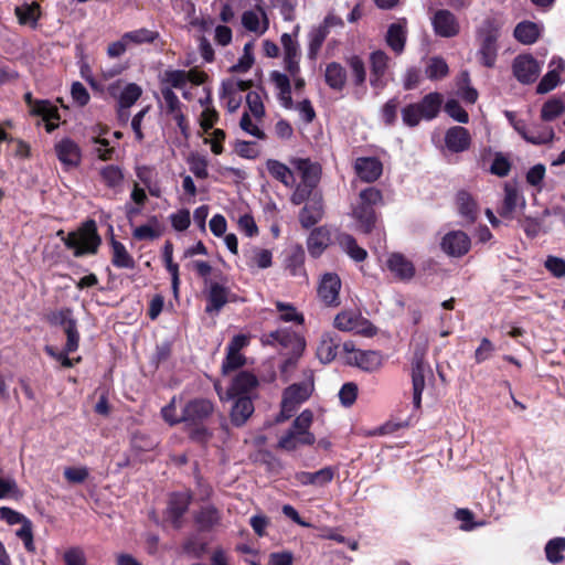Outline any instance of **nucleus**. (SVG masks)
<instances>
[{"label": "nucleus", "mask_w": 565, "mask_h": 565, "mask_svg": "<svg viewBox=\"0 0 565 565\" xmlns=\"http://www.w3.org/2000/svg\"><path fill=\"white\" fill-rule=\"evenodd\" d=\"M445 145L451 152H463L471 145V136L466 128L454 126L446 131Z\"/></svg>", "instance_id": "c85d7f7f"}, {"label": "nucleus", "mask_w": 565, "mask_h": 565, "mask_svg": "<svg viewBox=\"0 0 565 565\" xmlns=\"http://www.w3.org/2000/svg\"><path fill=\"white\" fill-rule=\"evenodd\" d=\"M271 79L278 89V99L280 105L286 109H291L294 107V103L291 99L289 78L285 74L274 72L271 74Z\"/></svg>", "instance_id": "a19ab883"}, {"label": "nucleus", "mask_w": 565, "mask_h": 565, "mask_svg": "<svg viewBox=\"0 0 565 565\" xmlns=\"http://www.w3.org/2000/svg\"><path fill=\"white\" fill-rule=\"evenodd\" d=\"M448 73L447 63L439 57H433L429 60L426 67V75L430 79H438L446 76Z\"/></svg>", "instance_id": "13d9d810"}, {"label": "nucleus", "mask_w": 565, "mask_h": 565, "mask_svg": "<svg viewBox=\"0 0 565 565\" xmlns=\"http://www.w3.org/2000/svg\"><path fill=\"white\" fill-rule=\"evenodd\" d=\"M406 41V21L403 20L390 25L386 34V42L397 54L402 53Z\"/></svg>", "instance_id": "e433bc0d"}, {"label": "nucleus", "mask_w": 565, "mask_h": 565, "mask_svg": "<svg viewBox=\"0 0 565 565\" xmlns=\"http://www.w3.org/2000/svg\"><path fill=\"white\" fill-rule=\"evenodd\" d=\"M234 401L231 409V420L236 426H242L254 413V404L250 396L230 398Z\"/></svg>", "instance_id": "473e14b6"}, {"label": "nucleus", "mask_w": 565, "mask_h": 565, "mask_svg": "<svg viewBox=\"0 0 565 565\" xmlns=\"http://www.w3.org/2000/svg\"><path fill=\"white\" fill-rule=\"evenodd\" d=\"M181 406H183L181 398L173 397L161 411L163 419L170 425L182 423V412L180 414L177 412Z\"/></svg>", "instance_id": "5fc2aeb1"}, {"label": "nucleus", "mask_w": 565, "mask_h": 565, "mask_svg": "<svg viewBox=\"0 0 565 565\" xmlns=\"http://www.w3.org/2000/svg\"><path fill=\"white\" fill-rule=\"evenodd\" d=\"M161 95L168 114L171 115L181 109V103L170 87H161Z\"/></svg>", "instance_id": "0e129e2a"}, {"label": "nucleus", "mask_w": 565, "mask_h": 565, "mask_svg": "<svg viewBox=\"0 0 565 565\" xmlns=\"http://www.w3.org/2000/svg\"><path fill=\"white\" fill-rule=\"evenodd\" d=\"M386 267L399 281H409L415 276L414 264L401 253H392L386 259Z\"/></svg>", "instance_id": "b1692460"}, {"label": "nucleus", "mask_w": 565, "mask_h": 565, "mask_svg": "<svg viewBox=\"0 0 565 565\" xmlns=\"http://www.w3.org/2000/svg\"><path fill=\"white\" fill-rule=\"evenodd\" d=\"M102 182L111 189H116L121 185L124 181L122 170L118 166L109 164L103 167L99 171Z\"/></svg>", "instance_id": "de8ad7c7"}, {"label": "nucleus", "mask_w": 565, "mask_h": 565, "mask_svg": "<svg viewBox=\"0 0 565 565\" xmlns=\"http://www.w3.org/2000/svg\"><path fill=\"white\" fill-rule=\"evenodd\" d=\"M539 35V25L533 22H521L514 29L515 39L523 44L534 43Z\"/></svg>", "instance_id": "37998d69"}, {"label": "nucleus", "mask_w": 565, "mask_h": 565, "mask_svg": "<svg viewBox=\"0 0 565 565\" xmlns=\"http://www.w3.org/2000/svg\"><path fill=\"white\" fill-rule=\"evenodd\" d=\"M444 98L439 93L427 94L418 104L424 115V120H431L437 117L440 111Z\"/></svg>", "instance_id": "ea45409f"}, {"label": "nucleus", "mask_w": 565, "mask_h": 565, "mask_svg": "<svg viewBox=\"0 0 565 565\" xmlns=\"http://www.w3.org/2000/svg\"><path fill=\"white\" fill-rule=\"evenodd\" d=\"M354 170L358 177L365 182H374L383 171L382 162L374 157H361L355 160Z\"/></svg>", "instance_id": "cd10ccee"}, {"label": "nucleus", "mask_w": 565, "mask_h": 565, "mask_svg": "<svg viewBox=\"0 0 565 565\" xmlns=\"http://www.w3.org/2000/svg\"><path fill=\"white\" fill-rule=\"evenodd\" d=\"M358 396L356 384L349 382L345 383L339 391V398L343 406L350 407L354 404Z\"/></svg>", "instance_id": "338daca9"}, {"label": "nucleus", "mask_w": 565, "mask_h": 565, "mask_svg": "<svg viewBox=\"0 0 565 565\" xmlns=\"http://www.w3.org/2000/svg\"><path fill=\"white\" fill-rule=\"evenodd\" d=\"M352 71L353 79L356 85H362L366 78V72L363 61L359 56H352L348 60Z\"/></svg>", "instance_id": "e2e57ef3"}, {"label": "nucleus", "mask_w": 565, "mask_h": 565, "mask_svg": "<svg viewBox=\"0 0 565 565\" xmlns=\"http://www.w3.org/2000/svg\"><path fill=\"white\" fill-rule=\"evenodd\" d=\"M266 169L268 173L277 181L281 182L286 188H292L295 185V175L291 169L275 159H268L266 161Z\"/></svg>", "instance_id": "f704fd0d"}, {"label": "nucleus", "mask_w": 565, "mask_h": 565, "mask_svg": "<svg viewBox=\"0 0 565 565\" xmlns=\"http://www.w3.org/2000/svg\"><path fill=\"white\" fill-rule=\"evenodd\" d=\"M245 356L241 353L227 351L226 358L222 364L223 374L237 370L245 364Z\"/></svg>", "instance_id": "69168bd1"}, {"label": "nucleus", "mask_w": 565, "mask_h": 565, "mask_svg": "<svg viewBox=\"0 0 565 565\" xmlns=\"http://www.w3.org/2000/svg\"><path fill=\"white\" fill-rule=\"evenodd\" d=\"M124 36L125 41H127V44L130 47L131 45H140L143 43L153 42L157 39L158 33L149 29H138L125 33Z\"/></svg>", "instance_id": "8fccbe9b"}, {"label": "nucleus", "mask_w": 565, "mask_h": 565, "mask_svg": "<svg viewBox=\"0 0 565 565\" xmlns=\"http://www.w3.org/2000/svg\"><path fill=\"white\" fill-rule=\"evenodd\" d=\"M57 236L62 238L68 249L73 250L76 257L95 254L100 244L96 224L92 220L85 222L77 231L71 232L67 236H64V232L61 230L57 232Z\"/></svg>", "instance_id": "7ed1b4c3"}, {"label": "nucleus", "mask_w": 565, "mask_h": 565, "mask_svg": "<svg viewBox=\"0 0 565 565\" xmlns=\"http://www.w3.org/2000/svg\"><path fill=\"white\" fill-rule=\"evenodd\" d=\"M289 163L300 173L301 181L296 185L290 201L295 205H300L312 198L313 189L320 180L321 168L319 164L305 158H290Z\"/></svg>", "instance_id": "f257e3e1"}, {"label": "nucleus", "mask_w": 565, "mask_h": 565, "mask_svg": "<svg viewBox=\"0 0 565 565\" xmlns=\"http://www.w3.org/2000/svg\"><path fill=\"white\" fill-rule=\"evenodd\" d=\"M441 248L449 256H463L470 249V238L462 231L449 232L443 237Z\"/></svg>", "instance_id": "4be33fe9"}, {"label": "nucleus", "mask_w": 565, "mask_h": 565, "mask_svg": "<svg viewBox=\"0 0 565 565\" xmlns=\"http://www.w3.org/2000/svg\"><path fill=\"white\" fill-rule=\"evenodd\" d=\"M63 561L65 565H86V555L82 547L72 546L67 548L63 554Z\"/></svg>", "instance_id": "680f3d73"}, {"label": "nucleus", "mask_w": 565, "mask_h": 565, "mask_svg": "<svg viewBox=\"0 0 565 565\" xmlns=\"http://www.w3.org/2000/svg\"><path fill=\"white\" fill-rule=\"evenodd\" d=\"M241 20L245 30L258 36L263 35L269 28L268 15L260 6L244 11Z\"/></svg>", "instance_id": "aec40b11"}, {"label": "nucleus", "mask_w": 565, "mask_h": 565, "mask_svg": "<svg viewBox=\"0 0 565 565\" xmlns=\"http://www.w3.org/2000/svg\"><path fill=\"white\" fill-rule=\"evenodd\" d=\"M312 391L313 381L311 376L301 383H295L288 386L282 395L281 411L277 420L280 422L290 418L298 406L310 397Z\"/></svg>", "instance_id": "6e6552de"}, {"label": "nucleus", "mask_w": 565, "mask_h": 565, "mask_svg": "<svg viewBox=\"0 0 565 565\" xmlns=\"http://www.w3.org/2000/svg\"><path fill=\"white\" fill-rule=\"evenodd\" d=\"M402 119L403 122L408 127H416L422 119H424V115L419 109L417 103L409 104L402 109Z\"/></svg>", "instance_id": "6e6d98bb"}, {"label": "nucleus", "mask_w": 565, "mask_h": 565, "mask_svg": "<svg viewBox=\"0 0 565 565\" xmlns=\"http://www.w3.org/2000/svg\"><path fill=\"white\" fill-rule=\"evenodd\" d=\"M113 248V265L118 268H134L135 260L131 255L127 252L124 244L117 241L111 242Z\"/></svg>", "instance_id": "a18cd8bd"}, {"label": "nucleus", "mask_w": 565, "mask_h": 565, "mask_svg": "<svg viewBox=\"0 0 565 565\" xmlns=\"http://www.w3.org/2000/svg\"><path fill=\"white\" fill-rule=\"evenodd\" d=\"M191 172L199 179H205L209 175L207 172V159L200 154H191L189 160Z\"/></svg>", "instance_id": "052dcab7"}, {"label": "nucleus", "mask_w": 565, "mask_h": 565, "mask_svg": "<svg viewBox=\"0 0 565 565\" xmlns=\"http://www.w3.org/2000/svg\"><path fill=\"white\" fill-rule=\"evenodd\" d=\"M431 24L435 33L443 38L456 36L460 30L457 18L448 10L436 11Z\"/></svg>", "instance_id": "5701e85b"}, {"label": "nucleus", "mask_w": 565, "mask_h": 565, "mask_svg": "<svg viewBox=\"0 0 565 565\" xmlns=\"http://www.w3.org/2000/svg\"><path fill=\"white\" fill-rule=\"evenodd\" d=\"M189 501L190 497L188 493H175L171 495L167 513L174 526H180L179 520L186 511Z\"/></svg>", "instance_id": "4c0bfd02"}, {"label": "nucleus", "mask_w": 565, "mask_h": 565, "mask_svg": "<svg viewBox=\"0 0 565 565\" xmlns=\"http://www.w3.org/2000/svg\"><path fill=\"white\" fill-rule=\"evenodd\" d=\"M258 385L257 377L247 371L238 372L232 380L226 391V398H235L241 396H253V392Z\"/></svg>", "instance_id": "a211bd4d"}, {"label": "nucleus", "mask_w": 565, "mask_h": 565, "mask_svg": "<svg viewBox=\"0 0 565 565\" xmlns=\"http://www.w3.org/2000/svg\"><path fill=\"white\" fill-rule=\"evenodd\" d=\"M324 77L330 88L342 90L347 83V71L341 64L332 62L327 65Z\"/></svg>", "instance_id": "58836bf2"}, {"label": "nucleus", "mask_w": 565, "mask_h": 565, "mask_svg": "<svg viewBox=\"0 0 565 565\" xmlns=\"http://www.w3.org/2000/svg\"><path fill=\"white\" fill-rule=\"evenodd\" d=\"M14 12L21 25L36 28L41 17V9L36 2L20 4L15 7Z\"/></svg>", "instance_id": "c9c22d12"}, {"label": "nucleus", "mask_w": 565, "mask_h": 565, "mask_svg": "<svg viewBox=\"0 0 565 565\" xmlns=\"http://www.w3.org/2000/svg\"><path fill=\"white\" fill-rule=\"evenodd\" d=\"M258 121L259 120L254 119V117L252 118L248 113H244L241 118L239 126L248 135L254 136L257 139H265L266 135L259 128Z\"/></svg>", "instance_id": "bf43d9fd"}, {"label": "nucleus", "mask_w": 565, "mask_h": 565, "mask_svg": "<svg viewBox=\"0 0 565 565\" xmlns=\"http://www.w3.org/2000/svg\"><path fill=\"white\" fill-rule=\"evenodd\" d=\"M263 341L270 345H280L282 348H292L294 350L302 351V340L289 329H278L269 332L263 337Z\"/></svg>", "instance_id": "a878e982"}, {"label": "nucleus", "mask_w": 565, "mask_h": 565, "mask_svg": "<svg viewBox=\"0 0 565 565\" xmlns=\"http://www.w3.org/2000/svg\"><path fill=\"white\" fill-rule=\"evenodd\" d=\"M457 205L461 216L468 222H473L477 217V203L467 192H459L457 195Z\"/></svg>", "instance_id": "c03bdc74"}, {"label": "nucleus", "mask_w": 565, "mask_h": 565, "mask_svg": "<svg viewBox=\"0 0 565 565\" xmlns=\"http://www.w3.org/2000/svg\"><path fill=\"white\" fill-rule=\"evenodd\" d=\"M313 422V414L305 409L292 423V426L278 440L277 447L285 451H294L301 446H311L316 441L315 435L309 430Z\"/></svg>", "instance_id": "f03ea898"}, {"label": "nucleus", "mask_w": 565, "mask_h": 565, "mask_svg": "<svg viewBox=\"0 0 565 565\" xmlns=\"http://www.w3.org/2000/svg\"><path fill=\"white\" fill-rule=\"evenodd\" d=\"M339 244L342 249L355 262H362L367 256L366 250L360 247L356 244V241L349 234L340 235Z\"/></svg>", "instance_id": "49530a36"}, {"label": "nucleus", "mask_w": 565, "mask_h": 565, "mask_svg": "<svg viewBox=\"0 0 565 565\" xmlns=\"http://www.w3.org/2000/svg\"><path fill=\"white\" fill-rule=\"evenodd\" d=\"M330 244V232L324 226L315 228L307 241L308 252L313 257H319Z\"/></svg>", "instance_id": "72a5a7b5"}, {"label": "nucleus", "mask_w": 565, "mask_h": 565, "mask_svg": "<svg viewBox=\"0 0 565 565\" xmlns=\"http://www.w3.org/2000/svg\"><path fill=\"white\" fill-rule=\"evenodd\" d=\"M340 289L341 280L337 274L327 273L321 277L318 296L319 299L329 307H337L340 305Z\"/></svg>", "instance_id": "f3484780"}, {"label": "nucleus", "mask_w": 565, "mask_h": 565, "mask_svg": "<svg viewBox=\"0 0 565 565\" xmlns=\"http://www.w3.org/2000/svg\"><path fill=\"white\" fill-rule=\"evenodd\" d=\"M213 404L205 398H194L183 403L181 406L182 411V423L186 426L193 427L191 430V437L198 441H204L210 436L207 429L202 425L213 413Z\"/></svg>", "instance_id": "20e7f679"}, {"label": "nucleus", "mask_w": 565, "mask_h": 565, "mask_svg": "<svg viewBox=\"0 0 565 565\" xmlns=\"http://www.w3.org/2000/svg\"><path fill=\"white\" fill-rule=\"evenodd\" d=\"M252 85L250 81L228 79L222 83L221 99L225 102L230 113L236 111L242 103L241 93L247 90Z\"/></svg>", "instance_id": "2eb2a0df"}, {"label": "nucleus", "mask_w": 565, "mask_h": 565, "mask_svg": "<svg viewBox=\"0 0 565 565\" xmlns=\"http://www.w3.org/2000/svg\"><path fill=\"white\" fill-rule=\"evenodd\" d=\"M503 192V200L498 212L505 220H514L518 213L525 209L526 200L514 182L505 183Z\"/></svg>", "instance_id": "9d476101"}, {"label": "nucleus", "mask_w": 565, "mask_h": 565, "mask_svg": "<svg viewBox=\"0 0 565 565\" xmlns=\"http://www.w3.org/2000/svg\"><path fill=\"white\" fill-rule=\"evenodd\" d=\"M206 75L196 68L190 71L166 70L161 75L162 87L184 89L188 83L201 85L204 83Z\"/></svg>", "instance_id": "4468645a"}, {"label": "nucleus", "mask_w": 565, "mask_h": 565, "mask_svg": "<svg viewBox=\"0 0 565 565\" xmlns=\"http://www.w3.org/2000/svg\"><path fill=\"white\" fill-rule=\"evenodd\" d=\"M338 340L330 333L321 335L317 348V356L322 363L331 362L337 355Z\"/></svg>", "instance_id": "79ce46f5"}, {"label": "nucleus", "mask_w": 565, "mask_h": 565, "mask_svg": "<svg viewBox=\"0 0 565 565\" xmlns=\"http://www.w3.org/2000/svg\"><path fill=\"white\" fill-rule=\"evenodd\" d=\"M58 160L66 167H76L81 162V149L76 142L65 138L55 145Z\"/></svg>", "instance_id": "2f4dec72"}, {"label": "nucleus", "mask_w": 565, "mask_h": 565, "mask_svg": "<svg viewBox=\"0 0 565 565\" xmlns=\"http://www.w3.org/2000/svg\"><path fill=\"white\" fill-rule=\"evenodd\" d=\"M541 68V65L531 55H519L513 62L514 76L523 84L536 81Z\"/></svg>", "instance_id": "6ab92c4d"}, {"label": "nucleus", "mask_w": 565, "mask_h": 565, "mask_svg": "<svg viewBox=\"0 0 565 565\" xmlns=\"http://www.w3.org/2000/svg\"><path fill=\"white\" fill-rule=\"evenodd\" d=\"M206 307L205 312L218 313L230 301H236V296L228 289L225 281L205 280Z\"/></svg>", "instance_id": "f8f14e48"}, {"label": "nucleus", "mask_w": 565, "mask_h": 565, "mask_svg": "<svg viewBox=\"0 0 565 565\" xmlns=\"http://www.w3.org/2000/svg\"><path fill=\"white\" fill-rule=\"evenodd\" d=\"M334 327L344 332H355L367 337L375 333V328L371 322L353 310L338 313L334 318Z\"/></svg>", "instance_id": "ddd939ff"}, {"label": "nucleus", "mask_w": 565, "mask_h": 565, "mask_svg": "<svg viewBox=\"0 0 565 565\" xmlns=\"http://www.w3.org/2000/svg\"><path fill=\"white\" fill-rule=\"evenodd\" d=\"M25 102L34 115L41 116L46 121V130L49 132L56 128L57 125L53 120H57L60 116L55 106L47 100H33L30 93L25 94Z\"/></svg>", "instance_id": "bb28decb"}, {"label": "nucleus", "mask_w": 565, "mask_h": 565, "mask_svg": "<svg viewBox=\"0 0 565 565\" xmlns=\"http://www.w3.org/2000/svg\"><path fill=\"white\" fill-rule=\"evenodd\" d=\"M330 32L319 24L309 32V56L315 58Z\"/></svg>", "instance_id": "3c124183"}, {"label": "nucleus", "mask_w": 565, "mask_h": 565, "mask_svg": "<svg viewBox=\"0 0 565 565\" xmlns=\"http://www.w3.org/2000/svg\"><path fill=\"white\" fill-rule=\"evenodd\" d=\"M445 111L458 122L466 124L469 120L467 111L455 99L446 103Z\"/></svg>", "instance_id": "774afa93"}, {"label": "nucleus", "mask_w": 565, "mask_h": 565, "mask_svg": "<svg viewBox=\"0 0 565 565\" xmlns=\"http://www.w3.org/2000/svg\"><path fill=\"white\" fill-rule=\"evenodd\" d=\"M142 88L136 83L117 79L107 87V93L117 102V118L126 125L129 120V108L141 97Z\"/></svg>", "instance_id": "39448f33"}, {"label": "nucleus", "mask_w": 565, "mask_h": 565, "mask_svg": "<svg viewBox=\"0 0 565 565\" xmlns=\"http://www.w3.org/2000/svg\"><path fill=\"white\" fill-rule=\"evenodd\" d=\"M246 104L249 111L248 114L253 116L254 119L262 120L265 115V108L259 94L256 92H249L246 95Z\"/></svg>", "instance_id": "4d7b16f0"}, {"label": "nucleus", "mask_w": 565, "mask_h": 565, "mask_svg": "<svg viewBox=\"0 0 565 565\" xmlns=\"http://www.w3.org/2000/svg\"><path fill=\"white\" fill-rule=\"evenodd\" d=\"M371 64V79L372 87L381 90L385 87V74L388 66V56L383 51H374L370 55Z\"/></svg>", "instance_id": "393cba45"}, {"label": "nucleus", "mask_w": 565, "mask_h": 565, "mask_svg": "<svg viewBox=\"0 0 565 565\" xmlns=\"http://www.w3.org/2000/svg\"><path fill=\"white\" fill-rule=\"evenodd\" d=\"M271 252L269 249L253 247L248 252V264L265 269L271 266Z\"/></svg>", "instance_id": "603ef678"}, {"label": "nucleus", "mask_w": 565, "mask_h": 565, "mask_svg": "<svg viewBox=\"0 0 565 565\" xmlns=\"http://www.w3.org/2000/svg\"><path fill=\"white\" fill-rule=\"evenodd\" d=\"M507 116L518 134L532 145H544L554 139V130L548 126H527L510 113H507Z\"/></svg>", "instance_id": "9b49d317"}, {"label": "nucleus", "mask_w": 565, "mask_h": 565, "mask_svg": "<svg viewBox=\"0 0 565 565\" xmlns=\"http://www.w3.org/2000/svg\"><path fill=\"white\" fill-rule=\"evenodd\" d=\"M343 350L347 353V362L367 373L379 372L384 363L385 356L380 351L358 350L352 342H345Z\"/></svg>", "instance_id": "1a4fd4ad"}, {"label": "nucleus", "mask_w": 565, "mask_h": 565, "mask_svg": "<svg viewBox=\"0 0 565 565\" xmlns=\"http://www.w3.org/2000/svg\"><path fill=\"white\" fill-rule=\"evenodd\" d=\"M382 202V193L375 188H367L360 192L359 202L353 207L352 215L364 233H370L375 224L374 206Z\"/></svg>", "instance_id": "423d86ee"}, {"label": "nucleus", "mask_w": 565, "mask_h": 565, "mask_svg": "<svg viewBox=\"0 0 565 565\" xmlns=\"http://www.w3.org/2000/svg\"><path fill=\"white\" fill-rule=\"evenodd\" d=\"M335 471L337 470L333 467H324L315 472H298L295 478L301 486L324 487L333 480Z\"/></svg>", "instance_id": "7c9ffc66"}, {"label": "nucleus", "mask_w": 565, "mask_h": 565, "mask_svg": "<svg viewBox=\"0 0 565 565\" xmlns=\"http://www.w3.org/2000/svg\"><path fill=\"white\" fill-rule=\"evenodd\" d=\"M426 347H418L414 350L411 361L412 383H413V404L416 408L420 407L422 393L425 388L426 379L433 377V370L425 361Z\"/></svg>", "instance_id": "0eeeda50"}, {"label": "nucleus", "mask_w": 565, "mask_h": 565, "mask_svg": "<svg viewBox=\"0 0 565 565\" xmlns=\"http://www.w3.org/2000/svg\"><path fill=\"white\" fill-rule=\"evenodd\" d=\"M546 559L552 564H558L564 559L565 537H554L545 545Z\"/></svg>", "instance_id": "09e8293b"}, {"label": "nucleus", "mask_w": 565, "mask_h": 565, "mask_svg": "<svg viewBox=\"0 0 565 565\" xmlns=\"http://www.w3.org/2000/svg\"><path fill=\"white\" fill-rule=\"evenodd\" d=\"M550 71L543 76L536 87L539 94H546L553 90L559 83L565 79V61L554 57L550 62Z\"/></svg>", "instance_id": "412c9836"}, {"label": "nucleus", "mask_w": 565, "mask_h": 565, "mask_svg": "<svg viewBox=\"0 0 565 565\" xmlns=\"http://www.w3.org/2000/svg\"><path fill=\"white\" fill-rule=\"evenodd\" d=\"M565 111V104L561 99L547 100L541 110V118L544 121H552Z\"/></svg>", "instance_id": "864d4df0"}, {"label": "nucleus", "mask_w": 565, "mask_h": 565, "mask_svg": "<svg viewBox=\"0 0 565 565\" xmlns=\"http://www.w3.org/2000/svg\"><path fill=\"white\" fill-rule=\"evenodd\" d=\"M323 215V204L321 195L313 194L310 201L301 209L299 222L305 228L316 225Z\"/></svg>", "instance_id": "c756f323"}, {"label": "nucleus", "mask_w": 565, "mask_h": 565, "mask_svg": "<svg viewBox=\"0 0 565 565\" xmlns=\"http://www.w3.org/2000/svg\"><path fill=\"white\" fill-rule=\"evenodd\" d=\"M499 38V31L492 24H488L487 28L480 32V61L487 67H492L497 58V40Z\"/></svg>", "instance_id": "dca6fc26"}]
</instances>
